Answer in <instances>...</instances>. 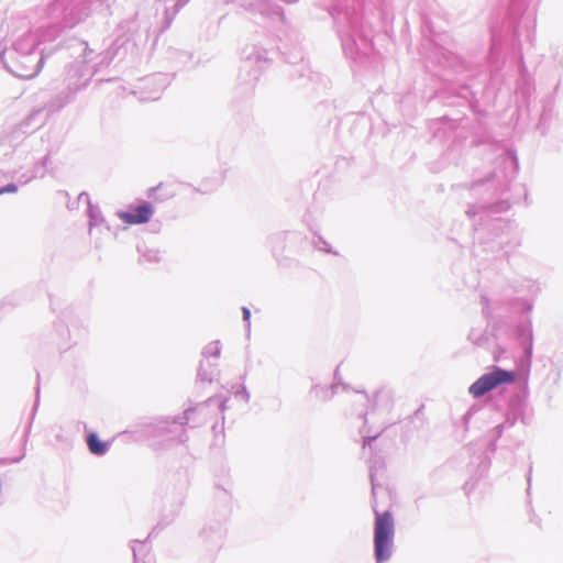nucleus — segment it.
<instances>
[{
	"label": "nucleus",
	"mask_w": 563,
	"mask_h": 563,
	"mask_svg": "<svg viewBox=\"0 0 563 563\" xmlns=\"http://www.w3.org/2000/svg\"><path fill=\"white\" fill-rule=\"evenodd\" d=\"M162 185L157 186L156 188H154L153 190H158L161 189Z\"/></svg>",
	"instance_id": "0eeeda50"
},
{
	"label": "nucleus",
	"mask_w": 563,
	"mask_h": 563,
	"mask_svg": "<svg viewBox=\"0 0 563 563\" xmlns=\"http://www.w3.org/2000/svg\"><path fill=\"white\" fill-rule=\"evenodd\" d=\"M395 525L389 511L376 512L374 527V551L377 563L389 560L393 552Z\"/></svg>",
	"instance_id": "f257e3e1"
},
{
	"label": "nucleus",
	"mask_w": 563,
	"mask_h": 563,
	"mask_svg": "<svg viewBox=\"0 0 563 563\" xmlns=\"http://www.w3.org/2000/svg\"><path fill=\"white\" fill-rule=\"evenodd\" d=\"M516 375L514 372L496 367L493 372L484 374L476 382H474L470 386L468 391L476 398L482 397L486 393L500 385L514 383Z\"/></svg>",
	"instance_id": "f03ea898"
},
{
	"label": "nucleus",
	"mask_w": 563,
	"mask_h": 563,
	"mask_svg": "<svg viewBox=\"0 0 563 563\" xmlns=\"http://www.w3.org/2000/svg\"><path fill=\"white\" fill-rule=\"evenodd\" d=\"M243 317L245 320H249L251 317V312L247 308H243Z\"/></svg>",
	"instance_id": "423d86ee"
},
{
	"label": "nucleus",
	"mask_w": 563,
	"mask_h": 563,
	"mask_svg": "<svg viewBox=\"0 0 563 563\" xmlns=\"http://www.w3.org/2000/svg\"><path fill=\"white\" fill-rule=\"evenodd\" d=\"M87 445L90 453L95 455H102L107 452L109 444L101 441L95 432L87 435Z\"/></svg>",
	"instance_id": "20e7f679"
},
{
	"label": "nucleus",
	"mask_w": 563,
	"mask_h": 563,
	"mask_svg": "<svg viewBox=\"0 0 563 563\" xmlns=\"http://www.w3.org/2000/svg\"><path fill=\"white\" fill-rule=\"evenodd\" d=\"M153 214L154 208L147 202H143L139 206H135L131 208L129 211H119L117 213L118 218L129 225L146 223L151 220Z\"/></svg>",
	"instance_id": "7ed1b4c3"
},
{
	"label": "nucleus",
	"mask_w": 563,
	"mask_h": 563,
	"mask_svg": "<svg viewBox=\"0 0 563 563\" xmlns=\"http://www.w3.org/2000/svg\"><path fill=\"white\" fill-rule=\"evenodd\" d=\"M18 191V187L14 184H9L0 188V196L3 194H14Z\"/></svg>",
	"instance_id": "39448f33"
}]
</instances>
